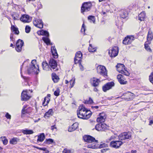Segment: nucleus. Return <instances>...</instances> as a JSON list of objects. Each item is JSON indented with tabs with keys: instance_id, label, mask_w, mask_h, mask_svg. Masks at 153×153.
<instances>
[{
	"instance_id": "680f3d73",
	"label": "nucleus",
	"mask_w": 153,
	"mask_h": 153,
	"mask_svg": "<svg viewBox=\"0 0 153 153\" xmlns=\"http://www.w3.org/2000/svg\"><path fill=\"white\" fill-rule=\"evenodd\" d=\"M37 148L39 149L42 150H43L44 151H46V148Z\"/></svg>"
},
{
	"instance_id": "cd10ccee",
	"label": "nucleus",
	"mask_w": 153,
	"mask_h": 153,
	"mask_svg": "<svg viewBox=\"0 0 153 153\" xmlns=\"http://www.w3.org/2000/svg\"><path fill=\"white\" fill-rule=\"evenodd\" d=\"M52 79L53 80L55 83L57 82L59 79L58 76L55 73H53L52 74Z\"/></svg>"
},
{
	"instance_id": "423d86ee",
	"label": "nucleus",
	"mask_w": 153,
	"mask_h": 153,
	"mask_svg": "<svg viewBox=\"0 0 153 153\" xmlns=\"http://www.w3.org/2000/svg\"><path fill=\"white\" fill-rule=\"evenodd\" d=\"M91 4L89 2H85L82 5L81 8V11L82 13L85 12H87L90 10L91 6Z\"/></svg>"
},
{
	"instance_id": "0e129e2a",
	"label": "nucleus",
	"mask_w": 153,
	"mask_h": 153,
	"mask_svg": "<svg viewBox=\"0 0 153 153\" xmlns=\"http://www.w3.org/2000/svg\"><path fill=\"white\" fill-rule=\"evenodd\" d=\"M63 153H70L68 151H67V150H66L65 149L63 151Z\"/></svg>"
},
{
	"instance_id": "6ab92c4d",
	"label": "nucleus",
	"mask_w": 153,
	"mask_h": 153,
	"mask_svg": "<svg viewBox=\"0 0 153 153\" xmlns=\"http://www.w3.org/2000/svg\"><path fill=\"white\" fill-rule=\"evenodd\" d=\"M90 81L92 85L94 87L97 86L100 82L99 79L95 77L91 78Z\"/></svg>"
},
{
	"instance_id": "603ef678",
	"label": "nucleus",
	"mask_w": 153,
	"mask_h": 153,
	"mask_svg": "<svg viewBox=\"0 0 153 153\" xmlns=\"http://www.w3.org/2000/svg\"><path fill=\"white\" fill-rule=\"evenodd\" d=\"M108 145L107 144L105 143H103L102 144H100L99 146V148H105L107 147Z\"/></svg>"
},
{
	"instance_id": "de8ad7c7",
	"label": "nucleus",
	"mask_w": 153,
	"mask_h": 153,
	"mask_svg": "<svg viewBox=\"0 0 153 153\" xmlns=\"http://www.w3.org/2000/svg\"><path fill=\"white\" fill-rule=\"evenodd\" d=\"M88 20H91L94 23L95 22L94 17L93 16H90L88 17Z\"/></svg>"
},
{
	"instance_id": "4c0bfd02",
	"label": "nucleus",
	"mask_w": 153,
	"mask_h": 153,
	"mask_svg": "<svg viewBox=\"0 0 153 153\" xmlns=\"http://www.w3.org/2000/svg\"><path fill=\"white\" fill-rule=\"evenodd\" d=\"M11 28L13 31L15 32L16 34L18 35L19 34V31L17 28H16L14 26H12Z\"/></svg>"
},
{
	"instance_id": "20e7f679",
	"label": "nucleus",
	"mask_w": 153,
	"mask_h": 153,
	"mask_svg": "<svg viewBox=\"0 0 153 153\" xmlns=\"http://www.w3.org/2000/svg\"><path fill=\"white\" fill-rule=\"evenodd\" d=\"M131 135L129 132H124L120 134L118 136L120 140H125L126 139H130Z\"/></svg>"
},
{
	"instance_id": "2f4dec72",
	"label": "nucleus",
	"mask_w": 153,
	"mask_h": 153,
	"mask_svg": "<svg viewBox=\"0 0 153 153\" xmlns=\"http://www.w3.org/2000/svg\"><path fill=\"white\" fill-rule=\"evenodd\" d=\"M27 107V105H24L23 106L22 109V117H23V115L25 114L26 113H28L27 110V109H26V108Z\"/></svg>"
},
{
	"instance_id": "393cba45",
	"label": "nucleus",
	"mask_w": 153,
	"mask_h": 153,
	"mask_svg": "<svg viewBox=\"0 0 153 153\" xmlns=\"http://www.w3.org/2000/svg\"><path fill=\"white\" fill-rule=\"evenodd\" d=\"M22 132L24 134L26 135L32 134L33 133V131L32 130H29L27 129L22 130Z\"/></svg>"
},
{
	"instance_id": "f3484780",
	"label": "nucleus",
	"mask_w": 153,
	"mask_h": 153,
	"mask_svg": "<svg viewBox=\"0 0 153 153\" xmlns=\"http://www.w3.org/2000/svg\"><path fill=\"white\" fill-rule=\"evenodd\" d=\"M20 20L25 23L29 22L30 21L29 16L26 14L23 15L20 18Z\"/></svg>"
},
{
	"instance_id": "1a4fd4ad",
	"label": "nucleus",
	"mask_w": 153,
	"mask_h": 153,
	"mask_svg": "<svg viewBox=\"0 0 153 153\" xmlns=\"http://www.w3.org/2000/svg\"><path fill=\"white\" fill-rule=\"evenodd\" d=\"M83 138L85 141L88 143H92L94 142L97 143L98 142V141L96 140L94 138L90 135H84Z\"/></svg>"
},
{
	"instance_id": "052dcab7",
	"label": "nucleus",
	"mask_w": 153,
	"mask_h": 153,
	"mask_svg": "<svg viewBox=\"0 0 153 153\" xmlns=\"http://www.w3.org/2000/svg\"><path fill=\"white\" fill-rule=\"evenodd\" d=\"M51 127V129L53 131L54 130V129H57V128H56V126L55 125H54L53 126H52Z\"/></svg>"
},
{
	"instance_id": "6e6552de",
	"label": "nucleus",
	"mask_w": 153,
	"mask_h": 153,
	"mask_svg": "<svg viewBox=\"0 0 153 153\" xmlns=\"http://www.w3.org/2000/svg\"><path fill=\"white\" fill-rule=\"evenodd\" d=\"M33 23L34 26L39 28H42L43 27V23L41 19L35 18L33 21Z\"/></svg>"
},
{
	"instance_id": "69168bd1",
	"label": "nucleus",
	"mask_w": 153,
	"mask_h": 153,
	"mask_svg": "<svg viewBox=\"0 0 153 153\" xmlns=\"http://www.w3.org/2000/svg\"><path fill=\"white\" fill-rule=\"evenodd\" d=\"M114 138L115 137L114 136H112L109 139V140H111Z\"/></svg>"
},
{
	"instance_id": "13d9d810",
	"label": "nucleus",
	"mask_w": 153,
	"mask_h": 153,
	"mask_svg": "<svg viewBox=\"0 0 153 153\" xmlns=\"http://www.w3.org/2000/svg\"><path fill=\"white\" fill-rule=\"evenodd\" d=\"M79 64V67L80 68V69L81 71H83L84 70V68L83 66L81 65V63H80Z\"/></svg>"
},
{
	"instance_id": "9b49d317",
	"label": "nucleus",
	"mask_w": 153,
	"mask_h": 153,
	"mask_svg": "<svg viewBox=\"0 0 153 153\" xmlns=\"http://www.w3.org/2000/svg\"><path fill=\"white\" fill-rule=\"evenodd\" d=\"M134 39V37L133 36H127L123 40V43L125 45L130 44Z\"/></svg>"
},
{
	"instance_id": "b1692460",
	"label": "nucleus",
	"mask_w": 153,
	"mask_h": 153,
	"mask_svg": "<svg viewBox=\"0 0 153 153\" xmlns=\"http://www.w3.org/2000/svg\"><path fill=\"white\" fill-rule=\"evenodd\" d=\"M146 16V15L145 12H142L138 15V19L141 21H144Z\"/></svg>"
},
{
	"instance_id": "f03ea898",
	"label": "nucleus",
	"mask_w": 153,
	"mask_h": 153,
	"mask_svg": "<svg viewBox=\"0 0 153 153\" xmlns=\"http://www.w3.org/2000/svg\"><path fill=\"white\" fill-rule=\"evenodd\" d=\"M39 71L38 65L36 64V60H33L27 69L28 73L29 74H37Z\"/></svg>"
},
{
	"instance_id": "473e14b6",
	"label": "nucleus",
	"mask_w": 153,
	"mask_h": 153,
	"mask_svg": "<svg viewBox=\"0 0 153 153\" xmlns=\"http://www.w3.org/2000/svg\"><path fill=\"white\" fill-rule=\"evenodd\" d=\"M0 140L1 141L4 145H6L7 143V140L5 137H0Z\"/></svg>"
},
{
	"instance_id": "f8f14e48",
	"label": "nucleus",
	"mask_w": 153,
	"mask_h": 153,
	"mask_svg": "<svg viewBox=\"0 0 153 153\" xmlns=\"http://www.w3.org/2000/svg\"><path fill=\"white\" fill-rule=\"evenodd\" d=\"M114 83L113 82L107 83L102 87V90L104 92H106L107 90L111 89L114 86Z\"/></svg>"
},
{
	"instance_id": "774afa93",
	"label": "nucleus",
	"mask_w": 153,
	"mask_h": 153,
	"mask_svg": "<svg viewBox=\"0 0 153 153\" xmlns=\"http://www.w3.org/2000/svg\"><path fill=\"white\" fill-rule=\"evenodd\" d=\"M153 123V121L152 120H151L150 121L149 125H151Z\"/></svg>"
},
{
	"instance_id": "a878e982",
	"label": "nucleus",
	"mask_w": 153,
	"mask_h": 153,
	"mask_svg": "<svg viewBox=\"0 0 153 153\" xmlns=\"http://www.w3.org/2000/svg\"><path fill=\"white\" fill-rule=\"evenodd\" d=\"M128 14V13L126 10H121L120 15L122 18L124 19L127 16Z\"/></svg>"
},
{
	"instance_id": "0eeeda50",
	"label": "nucleus",
	"mask_w": 153,
	"mask_h": 153,
	"mask_svg": "<svg viewBox=\"0 0 153 153\" xmlns=\"http://www.w3.org/2000/svg\"><path fill=\"white\" fill-rule=\"evenodd\" d=\"M118 48L116 46L112 48L108 51V53L111 57H115L118 55Z\"/></svg>"
},
{
	"instance_id": "7c9ffc66",
	"label": "nucleus",
	"mask_w": 153,
	"mask_h": 153,
	"mask_svg": "<svg viewBox=\"0 0 153 153\" xmlns=\"http://www.w3.org/2000/svg\"><path fill=\"white\" fill-rule=\"evenodd\" d=\"M128 93L129 94H128V98H126V99H125L126 100H127L128 101L132 100L135 97V95L134 94L129 92Z\"/></svg>"
},
{
	"instance_id": "37998d69",
	"label": "nucleus",
	"mask_w": 153,
	"mask_h": 153,
	"mask_svg": "<svg viewBox=\"0 0 153 153\" xmlns=\"http://www.w3.org/2000/svg\"><path fill=\"white\" fill-rule=\"evenodd\" d=\"M82 55L81 52L79 51L76 53L75 57L81 58Z\"/></svg>"
},
{
	"instance_id": "ea45409f",
	"label": "nucleus",
	"mask_w": 153,
	"mask_h": 153,
	"mask_svg": "<svg viewBox=\"0 0 153 153\" xmlns=\"http://www.w3.org/2000/svg\"><path fill=\"white\" fill-rule=\"evenodd\" d=\"M70 84V88H72L74 86L75 82V79L72 78L69 81Z\"/></svg>"
},
{
	"instance_id": "49530a36",
	"label": "nucleus",
	"mask_w": 153,
	"mask_h": 153,
	"mask_svg": "<svg viewBox=\"0 0 153 153\" xmlns=\"http://www.w3.org/2000/svg\"><path fill=\"white\" fill-rule=\"evenodd\" d=\"M60 90L59 88H57L56 90L54 93V95L56 96H58L59 95Z\"/></svg>"
},
{
	"instance_id": "a19ab883",
	"label": "nucleus",
	"mask_w": 153,
	"mask_h": 153,
	"mask_svg": "<svg viewBox=\"0 0 153 153\" xmlns=\"http://www.w3.org/2000/svg\"><path fill=\"white\" fill-rule=\"evenodd\" d=\"M95 129L98 131H101V124H98L95 126Z\"/></svg>"
},
{
	"instance_id": "ddd939ff",
	"label": "nucleus",
	"mask_w": 153,
	"mask_h": 153,
	"mask_svg": "<svg viewBox=\"0 0 153 153\" xmlns=\"http://www.w3.org/2000/svg\"><path fill=\"white\" fill-rule=\"evenodd\" d=\"M123 143L120 140H116L111 141L110 142V145L111 146L116 148H119L122 144Z\"/></svg>"
},
{
	"instance_id": "8fccbe9b",
	"label": "nucleus",
	"mask_w": 153,
	"mask_h": 153,
	"mask_svg": "<svg viewBox=\"0 0 153 153\" xmlns=\"http://www.w3.org/2000/svg\"><path fill=\"white\" fill-rule=\"evenodd\" d=\"M46 141V143L49 144L53 143V140L51 139H46L45 142Z\"/></svg>"
},
{
	"instance_id": "6e6d98bb",
	"label": "nucleus",
	"mask_w": 153,
	"mask_h": 153,
	"mask_svg": "<svg viewBox=\"0 0 153 153\" xmlns=\"http://www.w3.org/2000/svg\"><path fill=\"white\" fill-rule=\"evenodd\" d=\"M5 117L7 119H10L11 118V115L8 113H6Z\"/></svg>"
},
{
	"instance_id": "e433bc0d",
	"label": "nucleus",
	"mask_w": 153,
	"mask_h": 153,
	"mask_svg": "<svg viewBox=\"0 0 153 153\" xmlns=\"http://www.w3.org/2000/svg\"><path fill=\"white\" fill-rule=\"evenodd\" d=\"M147 42H146L144 45L145 48L146 50L148 52H152V50L150 48V47L146 43Z\"/></svg>"
},
{
	"instance_id": "a211bd4d",
	"label": "nucleus",
	"mask_w": 153,
	"mask_h": 153,
	"mask_svg": "<svg viewBox=\"0 0 153 153\" xmlns=\"http://www.w3.org/2000/svg\"><path fill=\"white\" fill-rule=\"evenodd\" d=\"M117 78L120 83L121 84H125L127 83V81L124 79L123 76L121 74L117 76Z\"/></svg>"
},
{
	"instance_id": "72a5a7b5",
	"label": "nucleus",
	"mask_w": 153,
	"mask_h": 153,
	"mask_svg": "<svg viewBox=\"0 0 153 153\" xmlns=\"http://www.w3.org/2000/svg\"><path fill=\"white\" fill-rule=\"evenodd\" d=\"M87 147L88 148H91L92 149H95L97 148L98 147V146L97 145L95 144L94 143L93 144H91L88 145L87 146Z\"/></svg>"
},
{
	"instance_id": "4d7b16f0",
	"label": "nucleus",
	"mask_w": 153,
	"mask_h": 153,
	"mask_svg": "<svg viewBox=\"0 0 153 153\" xmlns=\"http://www.w3.org/2000/svg\"><path fill=\"white\" fill-rule=\"evenodd\" d=\"M43 32H44V30H42L41 31H38L37 33L39 35H43Z\"/></svg>"
},
{
	"instance_id": "864d4df0",
	"label": "nucleus",
	"mask_w": 153,
	"mask_h": 153,
	"mask_svg": "<svg viewBox=\"0 0 153 153\" xmlns=\"http://www.w3.org/2000/svg\"><path fill=\"white\" fill-rule=\"evenodd\" d=\"M86 30V27L85 26L84 24V23L82 25V28L81 30V31L82 32H84V34L85 35V31Z\"/></svg>"
},
{
	"instance_id": "bb28decb",
	"label": "nucleus",
	"mask_w": 153,
	"mask_h": 153,
	"mask_svg": "<svg viewBox=\"0 0 153 153\" xmlns=\"http://www.w3.org/2000/svg\"><path fill=\"white\" fill-rule=\"evenodd\" d=\"M45 138V134L43 133H42L40 135L38 136V138L37 140V142H42Z\"/></svg>"
},
{
	"instance_id": "a18cd8bd",
	"label": "nucleus",
	"mask_w": 153,
	"mask_h": 153,
	"mask_svg": "<svg viewBox=\"0 0 153 153\" xmlns=\"http://www.w3.org/2000/svg\"><path fill=\"white\" fill-rule=\"evenodd\" d=\"M12 16L14 20H18L19 19V16L18 15L13 14L12 15Z\"/></svg>"
},
{
	"instance_id": "aec40b11",
	"label": "nucleus",
	"mask_w": 153,
	"mask_h": 153,
	"mask_svg": "<svg viewBox=\"0 0 153 153\" xmlns=\"http://www.w3.org/2000/svg\"><path fill=\"white\" fill-rule=\"evenodd\" d=\"M51 51L53 57L55 58H57L58 57V54L55 46H52Z\"/></svg>"
},
{
	"instance_id": "4be33fe9",
	"label": "nucleus",
	"mask_w": 153,
	"mask_h": 153,
	"mask_svg": "<svg viewBox=\"0 0 153 153\" xmlns=\"http://www.w3.org/2000/svg\"><path fill=\"white\" fill-rule=\"evenodd\" d=\"M153 38V34L152 33L151 31L149 30L148 32L147 38L148 43H150V41Z\"/></svg>"
},
{
	"instance_id": "9d476101",
	"label": "nucleus",
	"mask_w": 153,
	"mask_h": 153,
	"mask_svg": "<svg viewBox=\"0 0 153 153\" xmlns=\"http://www.w3.org/2000/svg\"><path fill=\"white\" fill-rule=\"evenodd\" d=\"M49 66L50 67L51 70H53L54 71H56L58 70L57 68V63L56 61L53 59H51L49 62Z\"/></svg>"
},
{
	"instance_id": "5701e85b",
	"label": "nucleus",
	"mask_w": 153,
	"mask_h": 153,
	"mask_svg": "<svg viewBox=\"0 0 153 153\" xmlns=\"http://www.w3.org/2000/svg\"><path fill=\"white\" fill-rule=\"evenodd\" d=\"M42 65L43 70L48 71H49L50 68L48 63L44 61L42 62Z\"/></svg>"
},
{
	"instance_id": "4468645a",
	"label": "nucleus",
	"mask_w": 153,
	"mask_h": 153,
	"mask_svg": "<svg viewBox=\"0 0 153 153\" xmlns=\"http://www.w3.org/2000/svg\"><path fill=\"white\" fill-rule=\"evenodd\" d=\"M16 50L18 52H20L22 50V47L23 46L24 42L22 40L19 39L17 42Z\"/></svg>"
},
{
	"instance_id": "09e8293b",
	"label": "nucleus",
	"mask_w": 153,
	"mask_h": 153,
	"mask_svg": "<svg viewBox=\"0 0 153 153\" xmlns=\"http://www.w3.org/2000/svg\"><path fill=\"white\" fill-rule=\"evenodd\" d=\"M149 80L153 84V72H152L149 76Z\"/></svg>"
},
{
	"instance_id": "c85d7f7f",
	"label": "nucleus",
	"mask_w": 153,
	"mask_h": 153,
	"mask_svg": "<svg viewBox=\"0 0 153 153\" xmlns=\"http://www.w3.org/2000/svg\"><path fill=\"white\" fill-rule=\"evenodd\" d=\"M19 139L17 138H13L11 139L10 141L11 144L15 145L17 144L18 142L19 141Z\"/></svg>"
},
{
	"instance_id": "412c9836",
	"label": "nucleus",
	"mask_w": 153,
	"mask_h": 153,
	"mask_svg": "<svg viewBox=\"0 0 153 153\" xmlns=\"http://www.w3.org/2000/svg\"><path fill=\"white\" fill-rule=\"evenodd\" d=\"M78 127V124L75 123H74L68 129V131L71 132L74 131Z\"/></svg>"
},
{
	"instance_id": "c756f323",
	"label": "nucleus",
	"mask_w": 153,
	"mask_h": 153,
	"mask_svg": "<svg viewBox=\"0 0 153 153\" xmlns=\"http://www.w3.org/2000/svg\"><path fill=\"white\" fill-rule=\"evenodd\" d=\"M42 39L47 45H52V44H51L50 40L48 38V37H43Z\"/></svg>"
},
{
	"instance_id": "5fc2aeb1",
	"label": "nucleus",
	"mask_w": 153,
	"mask_h": 153,
	"mask_svg": "<svg viewBox=\"0 0 153 153\" xmlns=\"http://www.w3.org/2000/svg\"><path fill=\"white\" fill-rule=\"evenodd\" d=\"M43 35L47 37L49 36V33L48 32L45 30H44V32H43Z\"/></svg>"
},
{
	"instance_id": "39448f33",
	"label": "nucleus",
	"mask_w": 153,
	"mask_h": 153,
	"mask_svg": "<svg viewBox=\"0 0 153 153\" xmlns=\"http://www.w3.org/2000/svg\"><path fill=\"white\" fill-rule=\"evenodd\" d=\"M97 72L105 77L107 76V72L105 67L103 66H98L97 68Z\"/></svg>"
},
{
	"instance_id": "79ce46f5",
	"label": "nucleus",
	"mask_w": 153,
	"mask_h": 153,
	"mask_svg": "<svg viewBox=\"0 0 153 153\" xmlns=\"http://www.w3.org/2000/svg\"><path fill=\"white\" fill-rule=\"evenodd\" d=\"M74 61L75 64L81 63V59L80 58L75 57Z\"/></svg>"
},
{
	"instance_id": "e2e57ef3",
	"label": "nucleus",
	"mask_w": 153,
	"mask_h": 153,
	"mask_svg": "<svg viewBox=\"0 0 153 153\" xmlns=\"http://www.w3.org/2000/svg\"><path fill=\"white\" fill-rule=\"evenodd\" d=\"M10 39L11 40L13 41V34H11L10 35Z\"/></svg>"
},
{
	"instance_id": "2eb2a0df",
	"label": "nucleus",
	"mask_w": 153,
	"mask_h": 153,
	"mask_svg": "<svg viewBox=\"0 0 153 153\" xmlns=\"http://www.w3.org/2000/svg\"><path fill=\"white\" fill-rule=\"evenodd\" d=\"M100 117L97 118V122H104L106 117V114L104 112H102L100 114Z\"/></svg>"
},
{
	"instance_id": "c9c22d12",
	"label": "nucleus",
	"mask_w": 153,
	"mask_h": 153,
	"mask_svg": "<svg viewBox=\"0 0 153 153\" xmlns=\"http://www.w3.org/2000/svg\"><path fill=\"white\" fill-rule=\"evenodd\" d=\"M101 124V131H105L108 127V126L105 123Z\"/></svg>"
},
{
	"instance_id": "f704fd0d",
	"label": "nucleus",
	"mask_w": 153,
	"mask_h": 153,
	"mask_svg": "<svg viewBox=\"0 0 153 153\" xmlns=\"http://www.w3.org/2000/svg\"><path fill=\"white\" fill-rule=\"evenodd\" d=\"M53 113V110L51 109H50L47 112L45 113L44 116H47V117H48L50 115H52Z\"/></svg>"
},
{
	"instance_id": "338daca9",
	"label": "nucleus",
	"mask_w": 153,
	"mask_h": 153,
	"mask_svg": "<svg viewBox=\"0 0 153 153\" xmlns=\"http://www.w3.org/2000/svg\"><path fill=\"white\" fill-rule=\"evenodd\" d=\"M91 108H95L96 109H97L99 107L98 106H92Z\"/></svg>"
},
{
	"instance_id": "58836bf2",
	"label": "nucleus",
	"mask_w": 153,
	"mask_h": 153,
	"mask_svg": "<svg viewBox=\"0 0 153 153\" xmlns=\"http://www.w3.org/2000/svg\"><path fill=\"white\" fill-rule=\"evenodd\" d=\"M93 100L91 97L89 98L88 100H85V102H84L85 103L87 104H91L93 103Z\"/></svg>"
},
{
	"instance_id": "7ed1b4c3",
	"label": "nucleus",
	"mask_w": 153,
	"mask_h": 153,
	"mask_svg": "<svg viewBox=\"0 0 153 153\" xmlns=\"http://www.w3.org/2000/svg\"><path fill=\"white\" fill-rule=\"evenodd\" d=\"M117 70L120 73L126 76H129V74L126 69L124 65L121 64H118L116 66Z\"/></svg>"
},
{
	"instance_id": "f257e3e1",
	"label": "nucleus",
	"mask_w": 153,
	"mask_h": 153,
	"mask_svg": "<svg viewBox=\"0 0 153 153\" xmlns=\"http://www.w3.org/2000/svg\"><path fill=\"white\" fill-rule=\"evenodd\" d=\"M91 111L87 110L83 105H80L77 112L79 118L83 119H87L91 117Z\"/></svg>"
},
{
	"instance_id": "bf43d9fd",
	"label": "nucleus",
	"mask_w": 153,
	"mask_h": 153,
	"mask_svg": "<svg viewBox=\"0 0 153 153\" xmlns=\"http://www.w3.org/2000/svg\"><path fill=\"white\" fill-rule=\"evenodd\" d=\"M109 149H103L101 150V152L102 153H104L106 152Z\"/></svg>"
},
{
	"instance_id": "dca6fc26",
	"label": "nucleus",
	"mask_w": 153,
	"mask_h": 153,
	"mask_svg": "<svg viewBox=\"0 0 153 153\" xmlns=\"http://www.w3.org/2000/svg\"><path fill=\"white\" fill-rule=\"evenodd\" d=\"M21 100L22 101H27L29 100L30 97L29 96L26 91H23L21 94Z\"/></svg>"
},
{
	"instance_id": "c03bdc74",
	"label": "nucleus",
	"mask_w": 153,
	"mask_h": 153,
	"mask_svg": "<svg viewBox=\"0 0 153 153\" xmlns=\"http://www.w3.org/2000/svg\"><path fill=\"white\" fill-rule=\"evenodd\" d=\"M88 50L90 52H94L96 50L95 48H93L91 44H90V47H89Z\"/></svg>"
},
{
	"instance_id": "3c124183",
	"label": "nucleus",
	"mask_w": 153,
	"mask_h": 153,
	"mask_svg": "<svg viewBox=\"0 0 153 153\" xmlns=\"http://www.w3.org/2000/svg\"><path fill=\"white\" fill-rule=\"evenodd\" d=\"M31 30V28L28 26H26L25 28V32L26 33H28L30 32Z\"/></svg>"
}]
</instances>
